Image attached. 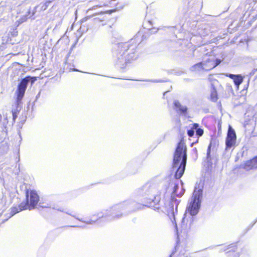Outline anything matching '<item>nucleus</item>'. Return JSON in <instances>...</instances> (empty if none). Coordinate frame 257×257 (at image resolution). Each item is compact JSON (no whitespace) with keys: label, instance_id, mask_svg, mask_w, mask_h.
<instances>
[{"label":"nucleus","instance_id":"f257e3e1","mask_svg":"<svg viewBox=\"0 0 257 257\" xmlns=\"http://www.w3.org/2000/svg\"><path fill=\"white\" fill-rule=\"evenodd\" d=\"M136 45L128 42L116 44L114 49V54L116 57V63L121 68H124L127 64L136 59Z\"/></svg>","mask_w":257,"mask_h":257},{"label":"nucleus","instance_id":"f03ea898","mask_svg":"<svg viewBox=\"0 0 257 257\" xmlns=\"http://www.w3.org/2000/svg\"><path fill=\"white\" fill-rule=\"evenodd\" d=\"M187 148L185 143L181 140L178 144L174 154L173 168L176 169L175 177L179 179L182 176L186 166Z\"/></svg>","mask_w":257,"mask_h":257},{"label":"nucleus","instance_id":"7ed1b4c3","mask_svg":"<svg viewBox=\"0 0 257 257\" xmlns=\"http://www.w3.org/2000/svg\"><path fill=\"white\" fill-rule=\"evenodd\" d=\"M202 194L201 189L195 188L186 213H189L191 216L195 215L198 213L200 207Z\"/></svg>","mask_w":257,"mask_h":257},{"label":"nucleus","instance_id":"20e7f679","mask_svg":"<svg viewBox=\"0 0 257 257\" xmlns=\"http://www.w3.org/2000/svg\"><path fill=\"white\" fill-rule=\"evenodd\" d=\"M36 80L37 78L36 77L28 76L21 80L20 82L18 84L16 91L18 101H21L23 98L29 82L31 81L32 85Z\"/></svg>","mask_w":257,"mask_h":257},{"label":"nucleus","instance_id":"39448f33","mask_svg":"<svg viewBox=\"0 0 257 257\" xmlns=\"http://www.w3.org/2000/svg\"><path fill=\"white\" fill-rule=\"evenodd\" d=\"M220 62V60L215 59L213 57L210 56L202 62L196 63L193 66V67L198 70L209 71L216 67Z\"/></svg>","mask_w":257,"mask_h":257},{"label":"nucleus","instance_id":"423d86ee","mask_svg":"<svg viewBox=\"0 0 257 257\" xmlns=\"http://www.w3.org/2000/svg\"><path fill=\"white\" fill-rule=\"evenodd\" d=\"M28 193L26 194V201L22 202L20 205V210L28 208L29 210L34 209L37 205L39 198L35 191H31L30 192V204H28Z\"/></svg>","mask_w":257,"mask_h":257},{"label":"nucleus","instance_id":"0eeeda50","mask_svg":"<svg viewBox=\"0 0 257 257\" xmlns=\"http://www.w3.org/2000/svg\"><path fill=\"white\" fill-rule=\"evenodd\" d=\"M236 135L234 131L229 126L226 140V145L227 148L233 147L236 142Z\"/></svg>","mask_w":257,"mask_h":257},{"label":"nucleus","instance_id":"6e6552de","mask_svg":"<svg viewBox=\"0 0 257 257\" xmlns=\"http://www.w3.org/2000/svg\"><path fill=\"white\" fill-rule=\"evenodd\" d=\"M227 76L233 80L237 89H239V85L242 83L244 77L240 74H229L226 75Z\"/></svg>","mask_w":257,"mask_h":257},{"label":"nucleus","instance_id":"1a4fd4ad","mask_svg":"<svg viewBox=\"0 0 257 257\" xmlns=\"http://www.w3.org/2000/svg\"><path fill=\"white\" fill-rule=\"evenodd\" d=\"M184 215V217L182 219L181 227L182 230L185 231L190 228L193 222V218L191 217L188 216L187 213Z\"/></svg>","mask_w":257,"mask_h":257},{"label":"nucleus","instance_id":"9d476101","mask_svg":"<svg viewBox=\"0 0 257 257\" xmlns=\"http://www.w3.org/2000/svg\"><path fill=\"white\" fill-rule=\"evenodd\" d=\"M242 167L246 170H250L257 168V157L252 160L246 161L242 165Z\"/></svg>","mask_w":257,"mask_h":257},{"label":"nucleus","instance_id":"9b49d317","mask_svg":"<svg viewBox=\"0 0 257 257\" xmlns=\"http://www.w3.org/2000/svg\"><path fill=\"white\" fill-rule=\"evenodd\" d=\"M219 98L216 88L214 84H211L209 100L212 102H217Z\"/></svg>","mask_w":257,"mask_h":257},{"label":"nucleus","instance_id":"f8f14e48","mask_svg":"<svg viewBox=\"0 0 257 257\" xmlns=\"http://www.w3.org/2000/svg\"><path fill=\"white\" fill-rule=\"evenodd\" d=\"M173 108L175 111L179 112H186L187 111V107L182 104L179 100L174 101Z\"/></svg>","mask_w":257,"mask_h":257},{"label":"nucleus","instance_id":"ddd939ff","mask_svg":"<svg viewBox=\"0 0 257 257\" xmlns=\"http://www.w3.org/2000/svg\"><path fill=\"white\" fill-rule=\"evenodd\" d=\"M13 120L19 123L23 124L26 119V116L24 113H13Z\"/></svg>","mask_w":257,"mask_h":257},{"label":"nucleus","instance_id":"4468645a","mask_svg":"<svg viewBox=\"0 0 257 257\" xmlns=\"http://www.w3.org/2000/svg\"><path fill=\"white\" fill-rule=\"evenodd\" d=\"M168 215L169 216L170 219L172 220L173 222H174V221L176 228L178 231V228L176 223L175 213L173 207H171L170 210L168 211Z\"/></svg>","mask_w":257,"mask_h":257},{"label":"nucleus","instance_id":"2eb2a0df","mask_svg":"<svg viewBox=\"0 0 257 257\" xmlns=\"http://www.w3.org/2000/svg\"><path fill=\"white\" fill-rule=\"evenodd\" d=\"M198 124L194 123L192 124V126L191 127V129L188 131L187 134L189 137H192L194 134V130L197 129L198 127Z\"/></svg>","mask_w":257,"mask_h":257},{"label":"nucleus","instance_id":"dca6fc26","mask_svg":"<svg viewBox=\"0 0 257 257\" xmlns=\"http://www.w3.org/2000/svg\"><path fill=\"white\" fill-rule=\"evenodd\" d=\"M196 130V135L199 136H201L203 134V130L200 128H197Z\"/></svg>","mask_w":257,"mask_h":257},{"label":"nucleus","instance_id":"f3484780","mask_svg":"<svg viewBox=\"0 0 257 257\" xmlns=\"http://www.w3.org/2000/svg\"><path fill=\"white\" fill-rule=\"evenodd\" d=\"M50 2H46L45 3L43 4L42 7H41L42 10H43V11L46 10L47 9V8L48 7V5Z\"/></svg>","mask_w":257,"mask_h":257},{"label":"nucleus","instance_id":"a211bd4d","mask_svg":"<svg viewBox=\"0 0 257 257\" xmlns=\"http://www.w3.org/2000/svg\"><path fill=\"white\" fill-rule=\"evenodd\" d=\"M110 215H113L112 217V219L119 218L122 215L121 214H115V213H113V212L112 213H111Z\"/></svg>","mask_w":257,"mask_h":257},{"label":"nucleus","instance_id":"6ab92c4d","mask_svg":"<svg viewBox=\"0 0 257 257\" xmlns=\"http://www.w3.org/2000/svg\"><path fill=\"white\" fill-rule=\"evenodd\" d=\"M90 17H91L90 16H86V17L83 18L81 20V22H84L86 21L87 20H88Z\"/></svg>","mask_w":257,"mask_h":257},{"label":"nucleus","instance_id":"aec40b11","mask_svg":"<svg viewBox=\"0 0 257 257\" xmlns=\"http://www.w3.org/2000/svg\"><path fill=\"white\" fill-rule=\"evenodd\" d=\"M106 212H107L104 213V217H106V216H108V215L109 214V213L110 212V210L108 211V210H106Z\"/></svg>","mask_w":257,"mask_h":257},{"label":"nucleus","instance_id":"412c9836","mask_svg":"<svg viewBox=\"0 0 257 257\" xmlns=\"http://www.w3.org/2000/svg\"><path fill=\"white\" fill-rule=\"evenodd\" d=\"M210 147H211V145H210L208 147V151H207V154L208 155L210 153Z\"/></svg>","mask_w":257,"mask_h":257},{"label":"nucleus","instance_id":"4be33fe9","mask_svg":"<svg viewBox=\"0 0 257 257\" xmlns=\"http://www.w3.org/2000/svg\"><path fill=\"white\" fill-rule=\"evenodd\" d=\"M27 13H28V15H27L28 16L30 15L31 14V12L30 9L27 12Z\"/></svg>","mask_w":257,"mask_h":257},{"label":"nucleus","instance_id":"5701e85b","mask_svg":"<svg viewBox=\"0 0 257 257\" xmlns=\"http://www.w3.org/2000/svg\"><path fill=\"white\" fill-rule=\"evenodd\" d=\"M34 14H35V13H34V12H32V15H31V16H33V15H34Z\"/></svg>","mask_w":257,"mask_h":257}]
</instances>
